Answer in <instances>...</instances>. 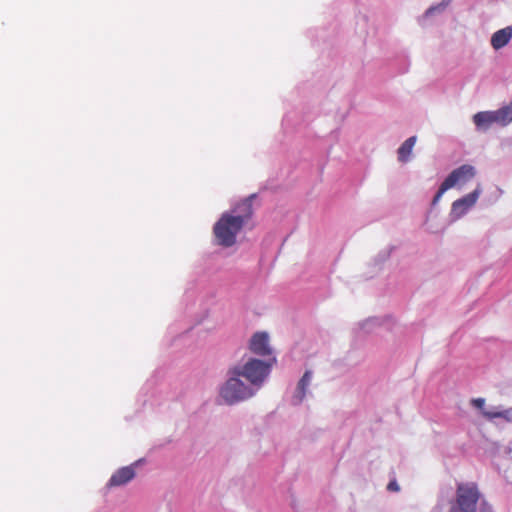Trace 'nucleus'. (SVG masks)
Returning <instances> with one entry per match:
<instances>
[{
	"label": "nucleus",
	"instance_id": "1",
	"mask_svg": "<svg viewBox=\"0 0 512 512\" xmlns=\"http://www.w3.org/2000/svg\"><path fill=\"white\" fill-rule=\"evenodd\" d=\"M253 198L252 195L237 203L230 211L224 212L214 224L213 234L219 246L228 248L235 245L237 235L252 218Z\"/></svg>",
	"mask_w": 512,
	"mask_h": 512
},
{
	"label": "nucleus",
	"instance_id": "2",
	"mask_svg": "<svg viewBox=\"0 0 512 512\" xmlns=\"http://www.w3.org/2000/svg\"><path fill=\"white\" fill-rule=\"evenodd\" d=\"M228 378L220 387L219 395L224 403L234 405L254 397L258 392L248 382H243L241 376H236L233 369L229 368Z\"/></svg>",
	"mask_w": 512,
	"mask_h": 512
},
{
	"label": "nucleus",
	"instance_id": "3",
	"mask_svg": "<svg viewBox=\"0 0 512 512\" xmlns=\"http://www.w3.org/2000/svg\"><path fill=\"white\" fill-rule=\"evenodd\" d=\"M275 362L273 358L272 361H262L255 358H250L243 365H234L231 367L233 369V373L236 376H241L245 378L246 381L256 388L257 391L262 387L265 379L270 374L272 363Z\"/></svg>",
	"mask_w": 512,
	"mask_h": 512
},
{
	"label": "nucleus",
	"instance_id": "4",
	"mask_svg": "<svg viewBox=\"0 0 512 512\" xmlns=\"http://www.w3.org/2000/svg\"><path fill=\"white\" fill-rule=\"evenodd\" d=\"M480 491L474 482L457 484L456 499L452 503L450 512H477Z\"/></svg>",
	"mask_w": 512,
	"mask_h": 512
},
{
	"label": "nucleus",
	"instance_id": "5",
	"mask_svg": "<svg viewBox=\"0 0 512 512\" xmlns=\"http://www.w3.org/2000/svg\"><path fill=\"white\" fill-rule=\"evenodd\" d=\"M475 176L473 166L465 164L453 170L448 177L442 182L439 190L433 198V204L437 203L442 195L450 188L456 185H464Z\"/></svg>",
	"mask_w": 512,
	"mask_h": 512
},
{
	"label": "nucleus",
	"instance_id": "6",
	"mask_svg": "<svg viewBox=\"0 0 512 512\" xmlns=\"http://www.w3.org/2000/svg\"><path fill=\"white\" fill-rule=\"evenodd\" d=\"M250 350L257 355L266 356L271 354L268 335L264 332L254 334L249 344Z\"/></svg>",
	"mask_w": 512,
	"mask_h": 512
},
{
	"label": "nucleus",
	"instance_id": "7",
	"mask_svg": "<svg viewBox=\"0 0 512 512\" xmlns=\"http://www.w3.org/2000/svg\"><path fill=\"white\" fill-rule=\"evenodd\" d=\"M135 477V470L133 466H125L118 469L112 474L109 479V487H118L127 484Z\"/></svg>",
	"mask_w": 512,
	"mask_h": 512
},
{
	"label": "nucleus",
	"instance_id": "8",
	"mask_svg": "<svg viewBox=\"0 0 512 512\" xmlns=\"http://www.w3.org/2000/svg\"><path fill=\"white\" fill-rule=\"evenodd\" d=\"M473 122L478 130L485 131L494 123L499 124V118L496 111H482L473 116Z\"/></svg>",
	"mask_w": 512,
	"mask_h": 512
},
{
	"label": "nucleus",
	"instance_id": "9",
	"mask_svg": "<svg viewBox=\"0 0 512 512\" xmlns=\"http://www.w3.org/2000/svg\"><path fill=\"white\" fill-rule=\"evenodd\" d=\"M479 194V189H475L473 192L467 194L461 199L456 200L452 205L453 211L460 213L465 212L468 208L472 207L476 203Z\"/></svg>",
	"mask_w": 512,
	"mask_h": 512
},
{
	"label": "nucleus",
	"instance_id": "10",
	"mask_svg": "<svg viewBox=\"0 0 512 512\" xmlns=\"http://www.w3.org/2000/svg\"><path fill=\"white\" fill-rule=\"evenodd\" d=\"M512 38V27L508 26L496 31L491 37V45L498 50L506 46Z\"/></svg>",
	"mask_w": 512,
	"mask_h": 512
},
{
	"label": "nucleus",
	"instance_id": "11",
	"mask_svg": "<svg viewBox=\"0 0 512 512\" xmlns=\"http://www.w3.org/2000/svg\"><path fill=\"white\" fill-rule=\"evenodd\" d=\"M416 136H411L407 140L404 141V143L399 147L397 153H398V160L402 163H406L410 155L412 153L413 147L416 143Z\"/></svg>",
	"mask_w": 512,
	"mask_h": 512
},
{
	"label": "nucleus",
	"instance_id": "12",
	"mask_svg": "<svg viewBox=\"0 0 512 512\" xmlns=\"http://www.w3.org/2000/svg\"><path fill=\"white\" fill-rule=\"evenodd\" d=\"M311 381V372L306 371L302 378L299 380L297 385V390L294 395V398L296 399V403H300L303 401L305 395H306V389L309 386Z\"/></svg>",
	"mask_w": 512,
	"mask_h": 512
},
{
	"label": "nucleus",
	"instance_id": "13",
	"mask_svg": "<svg viewBox=\"0 0 512 512\" xmlns=\"http://www.w3.org/2000/svg\"><path fill=\"white\" fill-rule=\"evenodd\" d=\"M496 112L499 118V124L507 125L512 122V101L508 105L496 110Z\"/></svg>",
	"mask_w": 512,
	"mask_h": 512
},
{
	"label": "nucleus",
	"instance_id": "14",
	"mask_svg": "<svg viewBox=\"0 0 512 512\" xmlns=\"http://www.w3.org/2000/svg\"><path fill=\"white\" fill-rule=\"evenodd\" d=\"M482 413L485 417H487L489 419L500 418V417H504V415H505V412H499V411L492 412V411L483 410Z\"/></svg>",
	"mask_w": 512,
	"mask_h": 512
},
{
	"label": "nucleus",
	"instance_id": "15",
	"mask_svg": "<svg viewBox=\"0 0 512 512\" xmlns=\"http://www.w3.org/2000/svg\"><path fill=\"white\" fill-rule=\"evenodd\" d=\"M471 404L477 409L483 410L485 405V400L483 398H474L471 400Z\"/></svg>",
	"mask_w": 512,
	"mask_h": 512
},
{
	"label": "nucleus",
	"instance_id": "16",
	"mask_svg": "<svg viewBox=\"0 0 512 512\" xmlns=\"http://www.w3.org/2000/svg\"><path fill=\"white\" fill-rule=\"evenodd\" d=\"M387 489L392 492H398L400 490V487L398 483L395 480H393L388 483Z\"/></svg>",
	"mask_w": 512,
	"mask_h": 512
},
{
	"label": "nucleus",
	"instance_id": "17",
	"mask_svg": "<svg viewBox=\"0 0 512 512\" xmlns=\"http://www.w3.org/2000/svg\"><path fill=\"white\" fill-rule=\"evenodd\" d=\"M447 5V3H442L438 6H434V7H430L427 11H426V15H430L432 14L434 11L436 10H443L445 8V6Z\"/></svg>",
	"mask_w": 512,
	"mask_h": 512
}]
</instances>
